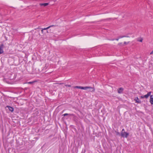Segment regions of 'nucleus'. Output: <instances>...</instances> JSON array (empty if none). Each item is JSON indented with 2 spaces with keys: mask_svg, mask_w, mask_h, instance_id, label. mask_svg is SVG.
<instances>
[{
  "mask_svg": "<svg viewBox=\"0 0 153 153\" xmlns=\"http://www.w3.org/2000/svg\"><path fill=\"white\" fill-rule=\"evenodd\" d=\"M74 88H77L81 89L83 90H86L88 88L90 89H92L93 90L91 91H94L95 89L94 88H93L91 87H88L86 86L85 87H83L80 86H76L74 87Z\"/></svg>",
  "mask_w": 153,
  "mask_h": 153,
  "instance_id": "1",
  "label": "nucleus"
},
{
  "mask_svg": "<svg viewBox=\"0 0 153 153\" xmlns=\"http://www.w3.org/2000/svg\"><path fill=\"white\" fill-rule=\"evenodd\" d=\"M129 135V133L126 132H121V135L123 137L127 138Z\"/></svg>",
  "mask_w": 153,
  "mask_h": 153,
  "instance_id": "2",
  "label": "nucleus"
},
{
  "mask_svg": "<svg viewBox=\"0 0 153 153\" xmlns=\"http://www.w3.org/2000/svg\"><path fill=\"white\" fill-rule=\"evenodd\" d=\"M151 93H152V92L151 91L149 92L147 94L143 96H141L140 97L141 98H146V99H147L148 98L149 96L150 95Z\"/></svg>",
  "mask_w": 153,
  "mask_h": 153,
  "instance_id": "3",
  "label": "nucleus"
},
{
  "mask_svg": "<svg viewBox=\"0 0 153 153\" xmlns=\"http://www.w3.org/2000/svg\"><path fill=\"white\" fill-rule=\"evenodd\" d=\"M5 108L6 109L7 108L10 111H11V112H13L14 111L13 108L12 107H11L10 106H8V105Z\"/></svg>",
  "mask_w": 153,
  "mask_h": 153,
  "instance_id": "4",
  "label": "nucleus"
},
{
  "mask_svg": "<svg viewBox=\"0 0 153 153\" xmlns=\"http://www.w3.org/2000/svg\"><path fill=\"white\" fill-rule=\"evenodd\" d=\"M134 100L135 101V102L137 103H141V102L140 100H139L137 97H136L134 99Z\"/></svg>",
  "mask_w": 153,
  "mask_h": 153,
  "instance_id": "5",
  "label": "nucleus"
},
{
  "mask_svg": "<svg viewBox=\"0 0 153 153\" xmlns=\"http://www.w3.org/2000/svg\"><path fill=\"white\" fill-rule=\"evenodd\" d=\"M124 89L123 88H120L117 89V92L119 94H121L123 92Z\"/></svg>",
  "mask_w": 153,
  "mask_h": 153,
  "instance_id": "6",
  "label": "nucleus"
},
{
  "mask_svg": "<svg viewBox=\"0 0 153 153\" xmlns=\"http://www.w3.org/2000/svg\"><path fill=\"white\" fill-rule=\"evenodd\" d=\"M152 95H150V102L151 104H153V97H152Z\"/></svg>",
  "mask_w": 153,
  "mask_h": 153,
  "instance_id": "7",
  "label": "nucleus"
},
{
  "mask_svg": "<svg viewBox=\"0 0 153 153\" xmlns=\"http://www.w3.org/2000/svg\"><path fill=\"white\" fill-rule=\"evenodd\" d=\"M63 115L64 116H65L67 115H68L69 116H74V114H67V113H65L63 114Z\"/></svg>",
  "mask_w": 153,
  "mask_h": 153,
  "instance_id": "8",
  "label": "nucleus"
},
{
  "mask_svg": "<svg viewBox=\"0 0 153 153\" xmlns=\"http://www.w3.org/2000/svg\"><path fill=\"white\" fill-rule=\"evenodd\" d=\"M1 46H3V45H2L0 46V54H2L4 52L3 49L1 47Z\"/></svg>",
  "mask_w": 153,
  "mask_h": 153,
  "instance_id": "9",
  "label": "nucleus"
},
{
  "mask_svg": "<svg viewBox=\"0 0 153 153\" xmlns=\"http://www.w3.org/2000/svg\"><path fill=\"white\" fill-rule=\"evenodd\" d=\"M48 3H45L43 4H40V5L41 6H46L48 5Z\"/></svg>",
  "mask_w": 153,
  "mask_h": 153,
  "instance_id": "10",
  "label": "nucleus"
},
{
  "mask_svg": "<svg viewBox=\"0 0 153 153\" xmlns=\"http://www.w3.org/2000/svg\"><path fill=\"white\" fill-rule=\"evenodd\" d=\"M119 39H120L124 37H129L128 36H120L119 37H118Z\"/></svg>",
  "mask_w": 153,
  "mask_h": 153,
  "instance_id": "11",
  "label": "nucleus"
},
{
  "mask_svg": "<svg viewBox=\"0 0 153 153\" xmlns=\"http://www.w3.org/2000/svg\"><path fill=\"white\" fill-rule=\"evenodd\" d=\"M36 82V81L30 82H28L27 83L29 84H31L33 83H34V82Z\"/></svg>",
  "mask_w": 153,
  "mask_h": 153,
  "instance_id": "12",
  "label": "nucleus"
},
{
  "mask_svg": "<svg viewBox=\"0 0 153 153\" xmlns=\"http://www.w3.org/2000/svg\"><path fill=\"white\" fill-rule=\"evenodd\" d=\"M56 26L57 25H50V26H49V27L50 28L51 27H55V26Z\"/></svg>",
  "mask_w": 153,
  "mask_h": 153,
  "instance_id": "13",
  "label": "nucleus"
},
{
  "mask_svg": "<svg viewBox=\"0 0 153 153\" xmlns=\"http://www.w3.org/2000/svg\"><path fill=\"white\" fill-rule=\"evenodd\" d=\"M143 40V39L142 38H141L140 40H138L137 41L139 42H142Z\"/></svg>",
  "mask_w": 153,
  "mask_h": 153,
  "instance_id": "14",
  "label": "nucleus"
},
{
  "mask_svg": "<svg viewBox=\"0 0 153 153\" xmlns=\"http://www.w3.org/2000/svg\"><path fill=\"white\" fill-rule=\"evenodd\" d=\"M49 28H50V27H49H49H46V28H44V29H43V30H47V29H49Z\"/></svg>",
  "mask_w": 153,
  "mask_h": 153,
  "instance_id": "15",
  "label": "nucleus"
},
{
  "mask_svg": "<svg viewBox=\"0 0 153 153\" xmlns=\"http://www.w3.org/2000/svg\"><path fill=\"white\" fill-rule=\"evenodd\" d=\"M116 132V134L117 135H118L120 134V133L119 132H117L116 131H115Z\"/></svg>",
  "mask_w": 153,
  "mask_h": 153,
  "instance_id": "16",
  "label": "nucleus"
},
{
  "mask_svg": "<svg viewBox=\"0 0 153 153\" xmlns=\"http://www.w3.org/2000/svg\"><path fill=\"white\" fill-rule=\"evenodd\" d=\"M65 86H68V87H70L71 86V85H65Z\"/></svg>",
  "mask_w": 153,
  "mask_h": 153,
  "instance_id": "17",
  "label": "nucleus"
},
{
  "mask_svg": "<svg viewBox=\"0 0 153 153\" xmlns=\"http://www.w3.org/2000/svg\"><path fill=\"white\" fill-rule=\"evenodd\" d=\"M128 44V43H127L126 42H124V45H126V44Z\"/></svg>",
  "mask_w": 153,
  "mask_h": 153,
  "instance_id": "18",
  "label": "nucleus"
},
{
  "mask_svg": "<svg viewBox=\"0 0 153 153\" xmlns=\"http://www.w3.org/2000/svg\"><path fill=\"white\" fill-rule=\"evenodd\" d=\"M119 39H120L119 38V37H118V38H117V39H115V40H117V41H118V40Z\"/></svg>",
  "mask_w": 153,
  "mask_h": 153,
  "instance_id": "19",
  "label": "nucleus"
},
{
  "mask_svg": "<svg viewBox=\"0 0 153 153\" xmlns=\"http://www.w3.org/2000/svg\"><path fill=\"white\" fill-rule=\"evenodd\" d=\"M153 54V50L150 53V54Z\"/></svg>",
  "mask_w": 153,
  "mask_h": 153,
  "instance_id": "20",
  "label": "nucleus"
},
{
  "mask_svg": "<svg viewBox=\"0 0 153 153\" xmlns=\"http://www.w3.org/2000/svg\"><path fill=\"white\" fill-rule=\"evenodd\" d=\"M43 29H42V30L41 31H42V33H43Z\"/></svg>",
  "mask_w": 153,
  "mask_h": 153,
  "instance_id": "21",
  "label": "nucleus"
},
{
  "mask_svg": "<svg viewBox=\"0 0 153 153\" xmlns=\"http://www.w3.org/2000/svg\"><path fill=\"white\" fill-rule=\"evenodd\" d=\"M124 131V129H123L121 131V132H123Z\"/></svg>",
  "mask_w": 153,
  "mask_h": 153,
  "instance_id": "22",
  "label": "nucleus"
},
{
  "mask_svg": "<svg viewBox=\"0 0 153 153\" xmlns=\"http://www.w3.org/2000/svg\"><path fill=\"white\" fill-rule=\"evenodd\" d=\"M85 151H86V150H85V149L84 150V153H85Z\"/></svg>",
  "mask_w": 153,
  "mask_h": 153,
  "instance_id": "23",
  "label": "nucleus"
}]
</instances>
